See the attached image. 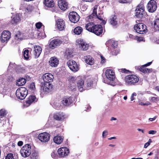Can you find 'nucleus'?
<instances>
[{
	"label": "nucleus",
	"instance_id": "obj_1",
	"mask_svg": "<svg viewBox=\"0 0 159 159\" xmlns=\"http://www.w3.org/2000/svg\"><path fill=\"white\" fill-rule=\"evenodd\" d=\"M85 27L87 30L98 36L101 34L103 32L102 27L101 25H95L93 22H89L86 24Z\"/></svg>",
	"mask_w": 159,
	"mask_h": 159
},
{
	"label": "nucleus",
	"instance_id": "obj_2",
	"mask_svg": "<svg viewBox=\"0 0 159 159\" xmlns=\"http://www.w3.org/2000/svg\"><path fill=\"white\" fill-rule=\"evenodd\" d=\"M105 75L108 80H103V82L111 85L114 86L116 83L114 82L115 78V75L114 71L112 70L107 69L105 72Z\"/></svg>",
	"mask_w": 159,
	"mask_h": 159
},
{
	"label": "nucleus",
	"instance_id": "obj_3",
	"mask_svg": "<svg viewBox=\"0 0 159 159\" xmlns=\"http://www.w3.org/2000/svg\"><path fill=\"white\" fill-rule=\"evenodd\" d=\"M125 84L128 85H134L137 84L139 81L138 77L133 75H127L125 78Z\"/></svg>",
	"mask_w": 159,
	"mask_h": 159
},
{
	"label": "nucleus",
	"instance_id": "obj_4",
	"mask_svg": "<svg viewBox=\"0 0 159 159\" xmlns=\"http://www.w3.org/2000/svg\"><path fill=\"white\" fill-rule=\"evenodd\" d=\"M27 94V90L25 88L23 87L19 88L16 92V95L17 97L20 100L24 99Z\"/></svg>",
	"mask_w": 159,
	"mask_h": 159
},
{
	"label": "nucleus",
	"instance_id": "obj_5",
	"mask_svg": "<svg viewBox=\"0 0 159 159\" xmlns=\"http://www.w3.org/2000/svg\"><path fill=\"white\" fill-rule=\"evenodd\" d=\"M31 147L30 145L26 144L23 146L20 151L21 155L24 157L29 156L31 153Z\"/></svg>",
	"mask_w": 159,
	"mask_h": 159
},
{
	"label": "nucleus",
	"instance_id": "obj_6",
	"mask_svg": "<svg viewBox=\"0 0 159 159\" xmlns=\"http://www.w3.org/2000/svg\"><path fill=\"white\" fill-rule=\"evenodd\" d=\"M134 28L135 31L140 34L145 33L147 30L146 26L142 23L135 25Z\"/></svg>",
	"mask_w": 159,
	"mask_h": 159
},
{
	"label": "nucleus",
	"instance_id": "obj_7",
	"mask_svg": "<svg viewBox=\"0 0 159 159\" xmlns=\"http://www.w3.org/2000/svg\"><path fill=\"white\" fill-rule=\"evenodd\" d=\"M144 11V5L140 3L137 7L135 10V16L138 18H141L143 17Z\"/></svg>",
	"mask_w": 159,
	"mask_h": 159
},
{
	"label": "nucleus",
	"instance_id": "obj_8",
	"mask_svg": "<svg viewBox=\"0 0 159 159\" xmlns=\"http://www.w3.org/2000/svg\"><path fill=\"white\" fill-rule=\"evenodd\" d=\"M157 3L154 0H150L147 4V7L150 12H154L157 8Z\"/></svg>",
	"mask_w": 159,
	"mask_h": 159
},
{
	"label": "nucleus",
	"instance_id": "obj_9",
	"mask_svg": "<svg viewBox=\"0 0 159 159\" xmlns=\"http://www.w3.org/2000/svg\"><path fill=\"white\" fill-rule=\"evenodd\" d=\"M69 68L73 71L76 72L79 70V67L75 61L72 60L68 61L67 63Z\"/></svg>",
	"mask_w": 159,
	"mask_h": 159
},
{
	"label": "nucleus",
	"instance_id": "obj_10",
	"mask_svg": "<svg viewBox=\"0 0 159 159\" xmlns=\"http://www.w3.org/2000/svg\"><path fill=\"white\" fill-rule=\"evenodd\" d=\"M69 18L70 20L74 23L77 22L80 19L79 16L75 11L70 12L69 14Z\"/></svg>",
	"mask_w": 159,
	"mask_h": 159
},
{
	"label": "nucleus",
	"instance_id": "obj_11",
	"mask_svg": "<svg viewBox=\"0 0 159 159\" xmlns=\"http://www.w3.org/2000/svg\"><path fill=\"white\" fill-rule=\"evenodd\" d=\"M50 134L46 132L40 134L38 136V139L42 142H48L50 139Z\"/></svg>",
	"mask_w": 159,
	"mask_h": 159
},
{
	"label": "nucleus",
	"instance_id": "obj_12",
	"mask_svg": "<svg viewBox=\"0 0 159 159\" xmlns=\"http://www.w3.org/2000/svg\"><path fill=\"white\" fill-rule=\"evenodd\" d=\"M62 43V41L59 39H54L50 42L49 47L52 49H54L60 46Z\"/></svg>",
	"mask_w": 159,
	"mask_h": 159
},
{
	"label": "nucleus",
	"instance_id": "obj_13",
	"mask_svg": "<svg viewBox=\"0 0 159 159\" xmlns=\"http://www.w3.org/2000/svg\"><path fill=\"white\" fill-rule=\"evenodd\" d=\"M98 8L97 6H95L93 7V9L92 14L89 16V19H91L95 17H97V18L100 20H102L103 14L102 13H99L98 14L97 13V9Z\"/></svg>",
	"mask_w": 159,
	"mask_h": 159
},
{
	"label": "nucleus",
	"instance_id": "obj_14",
	"mask_svg": "<svg viewBox=\"0 0 159 159\" xmlns=\"http://www.w3.org/2000/svg\"><path fill=\"white\" fill-rule=\"evenodd\" d=\"M58 152L60 157H64L67 156L69 153V149L66 147H62L59 148Z\"/></svg>",
	"mask_w": 159,
	"mask_h": 159
},
{
	"label": "nucleus",
	"instance_id": "obj_15",
	"mask_svg": "<svg viewBox=\"0 0 159 159\" xmlns=\"http://www.w3.org/2000/svg\"><path fill=\"white\" fill-rule=\"evenodd\" d=\"M10 33L8 31H4L2 33L1 40L3 42L7 41L10 38Z\"/></svg>",
	"mask_w": 159,
	"mask_h": 159
},
{
	"label": "nucleus",
	"instance_id": "obj_16",
	"mask_svg": "<svg viewBox=\"0 0 159 159\" xmlns=\"http://www.w3.org/2000/svg\"><path fill=\"white\" fill-rule=\"evenodd\" d=\"M62 102L64 106H69L73 102L72 98L68 96H65L63 98Z\"/></svg>",
	"mask_w": 159,
	"mask_h": 159
},
{
	"label": "nucleus",
	"instance_id": "obj_17",
	"mask_svg": "<svg viewBox=\"0 0 159 159\" xmlns=\"http://www.w3.org/2000/svg\"><path fill=\"white\" fill-rule=\"evenodd\" d=\"M58 4L59 8L63 11L66 10L68 7V3L65 0H59Z\"/></svg>",
	"mask_w": 159,
	"mask_h": 159
},
{
	"label": "nucleus",
	"instance_id": "obj_18",
	"mask_svg": "<svg viewBox=\"0 0 159 159\" xmlns=\"http://www.w3.org/2000/svg\"><path fill=\"white\" fill-rule=\"evenodd\" d=\"M56 25L59 30L62 31L64 29L65 22L62 19H58L56 20Z\"/></svg>",
	"mask_w": 159,
	"mask_h": 159
},
{
	"label": "nucleus",
	"instance_id": "obj_19",
	"mask_svg": "<svg viewBox=\"0 0 159 159\" xmlns=\"http://www.w3.org/2000/svg\"><path fill=\"white\" fill-rule=\"evenodd\" d=\"M21 15L20 14H17L11 17L10 22L12 24H16L20 22L21 20Z\"/></svg>",
	"mask_w": 159,
	"mask_h": 159
},
{
	"label": "nucleus",
	"instance_id": "obj_20",
	"mask_svg": "<svg viewBox=\"0 0 159 159\" xmlns=\"http://www.w3.org/2000/svg\"><path fill=\"white\" fill-rule=\"evenodd\" d=\"M66 118V115L62 112L55 113L53 115L54 119L57 120H62Z\"/></svg>",
	"mask_w": 159,
	"mask_h": 159
},
{
	"label": "nucleus",
	"instance_id": "obj_21",
	"mask_svg": "<svg viewBox=\"0 0 159 159\" xmlns=\"http://www.w3.org/2000/svg\"><path fill=\"white\" fill-rule=\"evenodd\" d=\"M53 78V76L49 73L45 74L43 76V80L44 82H52Z\"/></svg>",
	"mask_w": 159,
	"mask_h": 159
},
{
	"label": "nucleus",
	"instance_id": "obj_22",
	"mask_svg": "<svg viewBox=\"0 0 159 159\" xmlns=\"http://www.w3.org/2000/svg\"><path fill=\"white\" fill-rule=\"evenodd\" d=\"M78 43L79 47L83 50H87L89 48V45L84 42L82 39L78 40Z\"/></svg>",
	"mask_w": 159,
	"mask_h": 159
},
{
	"label": "nucleus",
	"instance_id": "obj_23",
	"mask_svg": "<svg viewBox=\"0 0 159 159\" xmlns=\"http://www.w3.org/2000/svg\"><path fill=\"white\" fill-rule=\"evenodd\" d=\"M59 60L58 59L55 57H51L49 61L50 65L52 67H55L57 66L59 64Z\"/></svg>",
	"mask_w": 159,
	"mask_h": 159
},
{
	"label": "nucleus",
	"instance_id": "obj_24",
	"mask_svg": "<svg viewBox=\"0 0 159 159\" xmlns=\"http://www.w3.org/2000/svg\"><path fill=\"white\" fill-rule=\"evenodd\" d=\"M34 54L35 58L38 57L42 51L41 48L39 46H36L34 48Z\"/></svg>",
	"mask_w": 159,
	"mask_h": 159
},
{
	"label": "nucleus",
	"instance_id": "obj_25",
	"mask_svg": "<svg viewBox=\"0 0 159 159\" xmlns=\"http://www.w3.org/2000/svg\"><path fill=\"white\" fill-rule=\"evenodd\" d=\"M50 82H44V86L43 87V91L48 92L52 89V85Z\"/></svg>",
	"mask_w": 159,
	"mask_h": 159
},
{
	"label": "nucleus",
	"instance_id": "obj_26",
	"mask_svg": "<svg viewBox=\"0 0 159 159\" xmlns=\"http://www.w3.org/2000/svg\"><path fill=\"white\" fill-rule=\"evenodd\" d=\"M72 53V51L71 49L69 48L67 49L65 53V57L67 59L70 58L73 56Z\"/></svg>",
	"mask_w": 159,
	"mask_h": 159
},
{
	"label": "nucleus",
	"instance_id": "obj_27",
	"mask_svg": "<svg viewBox=\"0 0 159 159\" xmlns=\"http://www.w3.org/2000/svg\"><path fill=\"white\" fill-rule=\"evenodd\" d=\"M146 67L144 66H142L139 68L138 67V69H139L141 72L144 73H149L152 71V69L147 68Z\"/></svg>",
	"mask_w": 159,
	"mask_h": 159
},
{
	"label": "nucleus",
	"instance_id": "obj_28",
	"mask_svg": "<svg viewBox=\"0 0 159 159\" xmlns=\"http://www.w3.org/2000/svg\"><path fill=\"white\" fill-rule=\"evenodd\" d=\"M109 22L113 26L117 25L118 24V19L116 16H114L111 18L109 20Z\"/></svg>",
	"mask_w": 159,
	"mask_h": 159
},
{
	"label": "nucleus",
	"instance_id": "obj_29",
	"mask_svg": "<svg viewBox=\"0 0 159 159\" xmlns=\"http://www.w3.org/2000/svg\"><path fill=\"white\" fill-rule=\"evenodd\" d=\"M38 99L34 95H31L29 96L27 100L26 101V103L30 105L33 102H37Z\"/></svg>",
	"mask_w": 159,
	"mask_h": 159
},
{
	"label": "nucleus",
	"instance_id": "obj_30",
	"mask_svg": "<svg viewBox=\"0 0 159 159\" xmlns=\"http://www.w3.org/2000/svg\"><path fill=\"white\" fill-rule=\"evenodd\" d=\"M30 157L31 159H39V152L36 151H33L31 153Z\"/></svg>",
	"mask_w": 159,
	"mask_h": 159
},
{
	"label": "nucleus",
	"instance_id": "obj_31",
	"mask_svg": "<svg viewBox=\"0 0 159 159\" xmlns=\"http://www.w3.org/2000/svg\"><path fill=\"white\" fill-rule=\"evenodd\" d=\"M63 138L60 136H55L53 139L54 142L57 144H61L63 141Z\"/></svg>",
	"mask_w": 159,
	"mask_h": 159
},
{
	"label": "nucleus",
	"instance_id": "obj_32",
	"mask_svg": "<svg viewBox=\"0 0 159 159\" xmlns=\"http://www.w3.org/2000/svg\"><path fill=\"white\" fill-rule=\"evenodd\" d=\"M85 62L88 64L92 65L94 63V59L89 56H87L85 58Z\"/></svg>",
	"mask_w": 159,
	"mask_h": 159
},
{
	"label": "nucleus",
	"instance_id": "obj_33",
	"mask_svg": "<svg viewBox=\"0 0 159 159\" xmlns=\"http://www.w3.org/2000/svg\"><path fill=\"white\" fill-rule=\"evenodd\" d=\"M44 4L46 7H52L54 6L53 0H45Z\"/></svg>",
	"mask_w": 159,
	"mask_h": 159
},
{
	"label": "nucleus",
	"instance_id": "obj_34",
	"mask_svg": "<svg viewBox=\"0 0 159 159\" xmlns=\"http://www.w3.org/2000/svg\"><path fill=\"white\" fill-rule=\"evenodd\" d=\"M26 82V80L23 78H20L17 80L16 82V85L18 86H21L24 85Z\"/></svg>",
	"mask_w": 159,
	"mask_h": 159
},
{
	"label": "nucleus",
	"instance_id": "obj_35",
	"mask_svg": "<svg viewBox=\"0 0 159 159\" xmlns=\"http://www.w3.org/2000/svg\"><path fill=\"white\" fill-rule=\"evenodd\" d=\"M84 81L81 79L78 80L77 82V86L80 91H82V88L84 85Z\"/></svg>",
	"mask_w": 159,
	"mask_h": 159
},
{
	"label": "nucleus",
	"instance_id": "obj_36",
	"mask_svg": "<svg viewBox=\"0 0 159 159\" xmlns=\"http://www.w3.org/2000/svg\"><path fill=\"white\" fill-rule=\"evenodd\" d=\"M83 30V29L80 26H78L74 29V32L76 34L80 35L82 32Z\"/></svg>",
	"mask_w": 159,
	"mask_h": 159
},
{
	"label": "nucleus",
	"instance_id": "obj_37",
	"mask_svg": "<svg viewBox=\"0 0 159 159\" xmlns=\"http://www.w3.org/2000/svg\"><path fill=\"white\" fill-rule=\"evenodd\" d=\"M52 106L55 108L57 109H59L61 107L59 102L57 100L56 101L53 103Z\"/></svg>",
	"mask_w": 159,
	"mask_h": 159
},
{
	"label": "nucleus",
	"instance_id": "obj_38",
	"mask_svg": "<svg viewBox=\"0 0 159 159\" xmlns=\"http://www.w3.org/2000/svg\"><path fill=\"white\" fill-rule=\"evenodd\" d=\"M154 22V27L157 30H159V19H156Z\"/></svg>",
	"mask_w": 159,
	"mask_h": 159
},
{
	"label": "nucleus",
	"instance_id": "obj_39",
	"mask_svg": "<svg viewBox=\"0 0 159 159\" xmlns=\"http://www.w3.org/2000/svg\"><path fill=\"white\" fill-rule=\"evenodd\" d=\"M29 50L27 49H26L24 50L23 52V56L25 59H28L29 58Z\"/></svg>",
	"mask_w": 159,
	"mask_h": 159
},
{
	"label": "nucleus",
	"instance_id": "obj_40",
	"mask_svg": "<svg viewBox=\"0 0 159 159\" xmlns=\"http://www.w3.org/2000/svg\"><path fill=\"white\" fill-rule=\"evenodd\" d=\"M21 34L20 32H18L15 35V39L17 40H22V38L21 36Z\"/></svg>",
	"mask_w": 159,
	"mask_h": 159
},
{
	"label": "nucleus",
	"instance_id": "obj_41",
	"mask_svg": "<svg viewBox=\"0 0 159 159\" xmlns=\"http://www.w3.org/2000/svg\"><path fill=\"white\" fill-rule=\"evenodd\" d=\"M6 114V111L5 110L1 109L0 110V116L5 117Z\"/></svg>",
	"mask_w": 159,
	"mask_h": 159
},
{
	"label": "nucleus",
	"instance_id": "obj_42",
	"mask_svg": "<svg viewBox=\"0 0 159 159\" xmlns=\"http://www.w3.org/2000/svg\"><path fill=\"white\" fill-rule=\"evenodd\" d=\"M6 159H14L12 154L10 153L6 157Z\"/></svg>",
	"mask_w": 159,
	"mask_h": 159
},
{
	"label": "nucleus",
	"instance_id": "obj_43",
	"mask_svg": "<svg viewBox=\"0 0 159 159\" xmlns=\"http://www.w3.org/2000/svg\"><path fill=\"white\" fill-rule=\"evenodd\" d=\"M139 104L141 106H148L150 104V103L149 102H147L145 103H144L140 101H139Z\"/></svg>",
	"mask_w": 159,
	"mask_h": 159
},
{
	"label": "nucleus",
	"instance_id": "obj_44",
	"mask_svg": "<svg viewBox=\"0 0 159 159\" xmlns=\"http://www.w3.org/2000/svg\"><path fill=\"white\" fill-rule=\"evenodd\" d=\"M29 88L32 90H34L35 89L34 83H31L29 86Z\"/></svg>",
	"mask_w": 159,
	"mask_h": 159
},
{
	"label": "nucleus",
	"instance_id": "obj_45",
	"mask_svg": "<svg viewBox=\"0 0 159 159\" xmlns=\"http://www.w3.org/2000/svg\"><path fill=\"white\" fill-rule=\"evenodd\" d=\"M132 0H119V2L120 3H129Z\"/></svg>",
	"mask_w": 159,
	"mask_h": 159
},
{
	"label": "nucleus",
	"instance_id": "obj_46",
	"mask_svg": "<svg viewBox=\"0 0 159 159\" xmlns=\"http://www.w3.org/2000/svg\"><path fill=\"white\" fill-rule=\"evenodd\" d=\"M157 98L154 97H151L149 98L150 101L152 102H155L157 100Z\"/></svg>",
	"mask_w": 159,
	"mask_h": 159
},
{
	"label": "nucleus",
	"instance_id": "obj_47",
	"mask_svg": "<svg viewBox=\"0 0 159 159\" xmlns=\"http://www.w3.org/2000/svg\"><path fill=\"white\" fill-rule=\"evenodd\" d=\"M135 40H137L139 42H140L143 40V38L142 37L136 36V37H135Z\"/></svg>",
	"mask_w": 159,
	"mask_h": 159
},
{
	"label": "nucleus",
	"instance_id": "obj_48",
	"mask_svg": "<svg viewBox=\"0 0 159 159\" xmlns=\"http://www.w3.org/2000/svg\"><path fill=\"white\" fill-rule=\"evenodd\" d=\"M111 46L114 48H116L117 46V42L115 41L112 42Z\"/></svg>",
	"mask_w": 159,
	"mask_h": 159
},
{
	"label": "nucleus",
	"instance_id": "obj_49",
	"mask_svg": "<svg viewBox=\"0 0 159 159\" xmlns=\"http://www.w3.org/2000/svg\"><path fill=\"white\" fill-rule=\"evenodd\" d=\"M35 25L37 28L40 29L42 26V24L41 23L39 22L36 23V24Z\"/></svg>",
	"mask_w": 159,
	"mask_h": 159
},
{
	"label": "nucleus",
	"instance_id": "obj_50",
	"mask_svg": "<svg viewBox=\"0 0 159 159\" xmlns=\"http://www.w3.org/2000/svg\"><path fill=\"white\" fill-rule=\"evenodd\" d=\"M150 142H151V140L150 139H149L148 141V142L144 144V147L145 148H147V147L150 144Z\"/></svg>",
	"mask_w": 159,
	"mask_h": 159
},
{
	"label": "nucleus",
	"instance_id": "obj_51",
	"mask_svg": "<svg viewBox=\"0 0 159 159\" xmlns=\"http://www.w3.org/2000/svg\"><path fill=\"white\" fill-rule=\"evenodd\" d=\"M108 131L107 130H105L102 132V137L103 138H105L108 134Z\"/></svg>",
	"mask_w": 159,
	"mask_h": 159
},
{
	"label": "nucleus",
	"instance_id": "obj_52",
	"mask_svg": "<svg viewBox=\"0 0 159 159\" xmlns=\"http://www.w3.org/2000/svg\"><path fill=\"white\" fill-rule=\"evenodd\" d=\"M136 96V94L135 93H133L131 95L130 99H131V101H133L134 99V96Z\"/></svg>",
	"mask_w": 159,
	"mask_h": 159
},
{
	"label": "nucleus",
	"instance_id": "obj_53",
	"mask_svg": "<svg viewBox=\"0 0 159 159\" xmlns=\"http://www.w3.org/2000/svg\"><path fill=\"white\" fill-rule=\"evenodd\" d=\"M15 63H10L9 66H8V68L9 69H11L12 68H13L14 67H15Z\"/></svg>",
	"mask_w": 159,
	"mask_h": 159
},
{
	"label": "nucleus",
	"instance_id": "obj_54",
	"mask_svg": "<svg viewBox=\"0 0 159 159\" xmlns=\"http://www.w3.org/2000/svg\"><path fill=\"white\" fill-rule=\"evenodd\" d=\"M156 133V131L155 130H150L148 131V133L150 134H154Z\"/></svg>",
	"mask_w": 159,
	"mask_h": 159
},
{
	"label": "nucleus",
	"instance_id": "obj_55",
	"mask_svg": "<svg viewBox=\"0 0 159 159\" xmlns=\"http://www.w3.org/2000/svg\"><path fill=\"white\" fill-rule=\"evenodd\" d=\"M135 37H136V36H134L132 34H130L129 35V37L130 38L135 39Z\"/></svg>",
	"mask_w": 159,
	"mask_h": 159
},
{
	"label": "nucleus",
	"instance_id": "obj_56",
	"mask_svg": "<svg viewBox=\"0 0 159 159\" xmlns=\"http://www.w3.org/2000/svg\"><path fill=\"white\" fill-rule=\"evenodd\" d=\"M24 78H25V79L26 80V81H29L30 79V77L28 75L26 76Z\"/></svg>",
	"mask_w": 159,
	"mask_h": 159
},
{
	"label": "nucleus",
	"instance_id": "obj_57",
	"mask_svg": "<svg viewBox=\"0 0 159 159\" xmlns=\"http://www.w3.org/2000/svg\"><path fill=\"white\" fill-rule=\"evenodd\" d=\"M23 143L21 141H20L18 142V145L19 146H22L23 145Z\"/></svg>",
	"mask_w": 159,
	"mask_h": 159
},
{
	"label": "nucleus",
	"instance_id": "obj_58",
	"mask_svg": "<svg viewBox=\"0 0 159 159\" xmlns=\"http://www.w3.org/2000/svg\"><path fill=\"white\" fill-rule=\"evenodd\" d=\"M152 62H148L147 64H145V65H143V66H145V67H146L147 66H150L152 63Z\"/></svg>",
	"mask_w": 159,
	"mask_h": 159
},
{
	"label": "nucleus",
	"instance_id": "obj_59",
	"mask_svg": "<svg viewBox=\"0 0 159 159\" xmlns=\"http://www.w3.org/2000/svg\"><path fill=\"white\" fill-rule=\"evenodd\" d=\"M103 17H102V20H102V22L101 23V24H103V25H105L106 23V21L105 20H103Z\"/></svg>",
	"mask_w": 159,
	"mask_h": 159
},
{
	"label": "nucleus",
	"instance_id": "obj_60",
	"mask_svg": "<svg viewBox=\"0 0 159 159\" xmlns=\"http://www.w3.org/2000/svg\"><path fill=\"white\" fill-rule=\"evenodd\" d=\"M101 59H102V61H101V62L102 63H104L105 62V58H104L102 57V56H101Z\"/></svg>",
	"mask_w": 159,
	"mask_h": 159
},
{
	"label": "nucleus",
	"instance_id": "obj_61",
	"mask_svg": "<svg viewBox=\"0 0 159 159\" xmlns=\"http://www.w3.org/2000/svg\"><path fill=\"white\" fill-rule=\"evenodd\" d=\"M156 118V117L155 116L153 118H149V120L150 121H152L153 120H155Z\"/></svg>",
	"mask_w": 159,
	"mask_h": 159
},
{
	"label": "nucleus",
	"instance_id": "obj_62",
	"mask_svg": "<svg viewBox=\"0 0 159 159\" xmlns=\"http://www.w3.org/2000/svg\"><path fill=\"white\" fill-rule=\"evenodd\" d=\"M5 117L0 116V120H1V122L4 120Z\"/></svg>",
	"mask_w": 159,
	"mask_h": 159
},
{
	"label": "nucleus",
	"instance_id": "obj_63",
	"mask_svg": "<svg viewBox=\"0 0 159 159\" xmlns=\"http://www.w3.org/2000/svg\"><path fill=\"white\" fill-rule=\"evenodd\" d=\"M137 130L139 131H141L143 133H144V130L140 129H138Z\"/></svg>",
	"mask_w": 159,
	"mask_h": 159
},
{
	"label": "nucleus",
	"instance_id": "obj_64",
	"mask_svg": "<svg viewBox=\"0 0 159 159\" xmlns=\"http://www.w3.org/2000/svg\"><path fill=\"white\" fill-rule=\"evenodd\" d=\"M117 120L116 118L114 117H112L111 118L110 120L111 121L112 120Z\"/></svg>",
	"mask_w": 159,
	"mask_h": 159
}]
</instances>
